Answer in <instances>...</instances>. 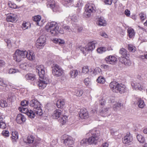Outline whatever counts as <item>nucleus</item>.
<instances>
[{"mask_svg": "<svg viewBox=\"0 0 147 147\" xmlns=\"http://www.w3.org/2000/svg\"><path fill=\"white\" fill-rule=\"evenodd\" d=\"M117 58L114 56L109 55L107 57L105 60L107 63L111 64H114L117 62Z\"/></svg>", "mask_w": 147, "mask_h": 147, "instance_id": "nucleus-15", "label": "nucleus"}, {"mask_svg": "<svg viewBox=\"0 0 147 147\" xmlns=\"http://www.w3.org/2000/svg\"><path fill=\"white\" fill-rule=\"evenodd\" d=\"M41 107H39L33 109V113L34 114V117H35L36 115L38 116H40L42 115L43 113L42 110L41 108Z\"/></svg>", "mask_w": 147, "mask_h": 147, "instance_id": "nucleus-27", "label": "nucleus"}, {"mask_svg": "<svg viewBox=\"0 0 147 147\" xmlns=\"http://www.w3.org/2000/svg\"><path fill=\"white\" fill-rule=\"evenodd\" d=\"M115 100L112 97L108 96H105L102 97L99 100V103L102 106H104L107 102L108 103H110L114 102Z\"/></svg>", "mask_w": 147, "mask_h": 147, "instance_id": "nucleus-9", "label": "nucleus"}, {"mask_svg": "<svg viewBox=\"0 0 147 147\" xmlns=\"http://www.w3.org/2000/svg\"><path fill=\"white\" fill-rule=\"evenodd\" d=\"M24 55V51L17 50L13 54V59L16 61L20 62L25 57Z\"/></svg>", "mask_w": 147, "mask_h": 147, "instance_id": "nucleus-5", "label": "nucleus"}, {"mask_svg": "<svg viewBox=\"0 0 147 147\" xmlns=\"http://www.w3.org/2000/svg\"><path fill=\"white\" fill-rule=\"evenodd\" d=\"M124 13L127 16H129L130 15V11L128 9H126Z\"/></svg>", "mask_w": 147, "mask_h": 147, "instance_id": "nucleus-63", "label": "nucleus"}, {"mask_svg": "<svg viewBox=\"0 0 147 147\" xmlns=\"http://www.w3.org/2000/svg\"><path fill=\"white\" fill-rule=\"evenodd\" d=\"M62 114V111L59 109H56L54 111L53 116L54 119H58L60 117Z\"/></svg>", "mask_w": 147, "mask_h": 147, "instance_id": "nucleus-26", "label": "nucleus"}, {"mask_svg": "<svg viewBox=\"0 0 147 147\" xmlns=\"http://www.w3.org/2000/svg\"><path fill=\"white\" fill-rule=\"evenodd\" d=\"M78 74L77 70L74 69L71 70L69 73V74L71 78H74L78 76Z\"/></svg>", "mask_w": 147, "mask_h": 147, "instance_id": "nucleus-28", "label": "nucleus"}, {"mask_svg": "<svg viewBox=\"0 0 147 147\" xmlns=\"http://www.w3.org/2000/svg\"><path fill=\"white\" fill-rule=\"evenodd\" d=\"M109 108H103L100 111L101 115L103 117H106L110 115L111 112L109 111Z\"/></svg>", "mask_w": 147, "mask_h": 147, "instance_id": "nucleus-24", "label": "nucleus"}, {"mask_svg": "<svg viewBox=\"0 0 147 147\" xmlns=\"http://www.w3.org/2000/svg\"><path fill=\"white\" fill-rule=\"evenodd\" d=\"M46 38L44 35H41L37 39L36 42V46L38 48L43 47L45 45Z\"/></svg>", "mask_w": 147, "mask_h": 147, "instance_id": "nucleus-11", "label": "nucleus"}, {"mask_svg": "<svg viewBox=\"0 0 147 147\" xmlns=\"http://www.w3.org/2000/svg\"><path fill=\"white\" fill-rule=\"evenodd\" d=\"M67 119V117L66 116H64L61 118L59 119V121L63 124H65Z\"/></svg>", "mask_w": 147, "mask_h": 147, "instance_id": "nucleus-39", "label": "nucleus"}, {"mask_svg": "<svg viewBox=\"0 0 147 147\" xmlns=\"http://www.w3.org/2000/svg\"><path fill=\"white\" fill-rule=\"evenodd\" d=\"M41 19V16L39 15H37L34 16L33 18V20L36 22V24L37 25L41 26V24L39 22Z\"/></svg>", "mask_w": 147, "mask_h": 147, "instance_id": "nucleus-33", "label": "nucleus"}, {"mask_svg": "<svg viewBox=\"0 0 147 147\" xmlns=\"http://www.w3.org/2000/svg\"><path fill=\"white\" fill-rule=\"evenodd\" d=\"M97 82L100 84H104L105 82V79L102 76L99 77L96 80Z\"/></svg>", "mask_w": 147, "mask_h": 147, "instance_id": "nucleus-37", "label": "nucleus"}, {"mask_svg": "<svg viewBox=\"0 0 147 147\" xmlns=\"http://www.w3.org/2000/svg\"><path fill=\"white\" fill-rule=\"evenodd\" d=\"M137 104L138 107L140 108L141 109L144 108L146 105L144 100L139 98H138L137 100Z\"/></svg>", "mask_w": 147, "mask_h": 147, "instance_id": "nucleus-30", "label": "nucleus"}, {"mask_svg": "<svg viewBox=\"0 0 147 147\" xmlns=\"http://www.w3.org/2000/svg\"><path fill=\"white\" fill-rule=\"evenodd\" d=\"M11 135L12 136L11 137V139L12 142L13 143H15L17 142L18 139V134L16 131H13L12 132Z\"/></svg>", "mask_w": 147, "mask_h": 147, "instance_id": "nucleus-25", "label": "nucleus"}, {"mask_svg": "<svg viewBox=\"0 0 147 147\" xmlns=\"http://www.w3.org/2000/svg\"><path fill=\"white\" fill-rule=\"evenodd\" d=\"M47 5L48 7H49L52 9L54 11H56L59 9L58 5L55 3L53 0H50L48 2Z\"/></svg>", "mask_w": 147, "mask_h": 147, "instance_id": "nucleus-13", "label": "nucleus"}, {"mask_svg": "<svg viewBox=\"0 0 147 147\" xmlns=\"http://www.w3.org/2000/svg\"><path fill=\"white\" fill-rule=\"evenodd\" d=\"M25 57H26L29 60L33 61L35 59V55L32 51H24Z\"/></svg>", "mask_w": 147, "mask_h": 147, "instance_id": "nucleus-14", "label": "nucleus"}, {"mask_svg": "<svg viewBox=\"0 0 147 147\" xmlns=\"http://www.w3.org/2000/svg\"><path fill=\"white\" fill-rule=\"evenodd\" d=\"M97 24L100 26H105L106 25L105 20L101 18H99L96 22Z\"/></svg>", "mask_w": 147, "mask_h": 147, "instance_id": "nucleus-31", "label": "nucleus"}, {"mask_svg": "<svg viewBox=\"0 0 147 147\" xmlns=\"http://www.w3.org/2000/svg\"><path fill=\"white\" fill-rule=\"evenodd\" d=\"M145 82L142 80L137 82L134 81L131 83V85L133 89L136 90H141Z\"/></svg>", "mask_w": 147, "mask_h": 147, "instance_id": "nucleus-8", "label": "nucleus"}, {"mask_svg": "<svg viewBox=\"0 0 147 147\" xmlns=\"http://www.w3.org/2000/svg\"><path fill=\"white\" fill-rule=\"evenodd\" d=\"M61 141L66 146L71 145L74 143L72 138L70 136L65 134L61 137Z\"/></svg>", "mask_w": 147, "mask_h": 147, "instance_id": "nucleus-7", "label": "nucleus"}, {"mask_svg": "<svg viewBox=\"0 0 147 147\" xmlns=\"http://www.w3.org/2000/svg\"><path fill=\"white\" fill-rule=\"evenodd\" d=\"M137 138L138 141L140 143H143L144 141V138L141 135H138Z\"/></svg>", "mask_w": 147, "mask_h": 147, "instance_id": "nucleus-41", "label": "nucleus"}, {"mask_svg": "<svg viewBox=\"0 0 147 147\" xmlns=\"http://www.w3.org/2000/svg\"><path fill=\"white\" fill-rule=\"evenodd\" d=\"M30 105L34 107V109L36 108L39 107H41L40 103L36 99L32 100L30 102Z\"/></svg>", "mask_w": 147, "mask_h": 147, "instance_id": "nucleus-22", "label": "nucleus"}, {"mask_svg": "<svg viewBox=\"0 0 147 147\" xmlns=\"http://www.w3.org/2000/svg\"><path fill=\"white\" fill-rule=\"evenodd\" d=\"M30 28V24L29 22H23L22 24V28L24 30L28 29Z\"/></svg>", "mask_w": 147, "mask_h": 147, "instance_id": "nucleus-34", "label": "nucleus"}, {"mask_svg": "<svg viewBox=\"0 0 147 147\" xmlns=\"http://www.w3.org/2000/svg\"><path fill=\"white\" fill-rule=\"evenodd\" d=\"M76 95L78 97L81 96L83 94V91L82 90H76L75 92Z\"/></svg>", "mask_w": 147, "mask_h": 147, "instance_id": "nucleus-48", "label": "nucleus"}, {"mask_svg": "<svg viewBox=\"0 0 147 147\" xmlns=\"http://www.w3.org/2000/svg\"><path fill=\"white\" fill-rule=\"evenodd\" d=\"M97 44V42L96 41L89 42L87 46L88 49V50H89L90 52L92 51L95 48Z\"/></svg>", "mask_w": 147, "mask_h": 147, "instance_id": "nucleus-21", "label": "nucleus"}, {"mask_svg": "<svg viewBox=\"0 0 147 147\" xmlns=\"http://www.w3.org/2000/svg\"><path fill=\"white\" fill-rule=\"evenodd\" d=\"M19 110L22 112L26 114L28 117L31 118H34L35 115L33 111L31 110H29L28 109L23 107H19Z\"/></svg>", "mask_w": 147, "mask_h": 147, "instance_id": "nucleus-10", "label": "nucleus"}, {"mask_svg": "<svg viewBox=\"0 0 147 147\" xmlns=\"http://www.w3.org/2000/svg\"><path fill=\"white\" fill-rule=\"evenodd\" d=\"M26 118L24 116L21 114H19L17 116L16 121L18 123L20 124L25 122Z\"/></svg>", "mask_w": 147, "mask_h": 147, "instance_id": "nucleus-23", "label": "nucleus"}, {"mask_svg": "<svg viewBox=\"0 0 147 147\" xmlns=\"http://www.w3.org/2000/svg\"><path fill=\"white\" fill-rule=\"evenodd\" d=\"M28 67V65L26 63H22L20 65V67L23 69H26Z\"/></svg>", "mask_w": 147, "mask_h": 147, "instance_id": "nucleus-49", "label": "nucleus"}, {"mask_svg": "<svg viewBox=\"0 0 147 147\" xmlns=\"http://www.w3.org/2000/svg\"><path fill=\"white\" fill-rule=\"evenodd\" d=\"M34 137L32 136H29L27 137V143L30 144L32 143L34 140Z\"/></svg>", "mask_w": 147, "mask_h": 147, "instance_id": "nucleus-46", "label": "nucleus"}, {"mask_svg": "<svg viewBox=\"0 0 147 147\" xmlns=\"http://www.w3.org/2000/svg\"><path fill=\"white\" fill-rule=\"evenodd\" d=\"M0 85L4 87H6L7 85L4 82L3 78H0Z\"/></svg>", "mask_w": 147, "mask_h": 147, "instance_id": "nucleus-53", "label": "nucleus"}, {"mask_svg": "<svg viewBox=\"0 0 147 147\" xmlns=\"http://www.w3.org/2000/svg\"><path fill=\"white\" fill-rule=\"evenodd\" d=\"M119 53L121 54L123 57H125L127 56V51L126 49L124 48H121L120 49L119 51Z\"/></svg>", "mask_w": 147, "mask_h": 147, "instance_id": "nucleus-35", "label": "nucleus"}, {"mask_svg": "<svg viewBox=\"0 0 147 147\" xmlns=\"http://www.w3.org/2000/svg\"><path fill=\"white\" fill-rule=\"evenodd\" d=\"M71 19L73 21L76 22L77 21V17L75 15H74L71 17Z\"/></svg>", "mask_w": 147, "mask_h": 147, "instance_id": "nucleus-64", "label": "nucleus"}, {"mask_svg": "<svg viewBox=\"0 0 147 147\" xmlns=\"http://www.w3.org/2000/svg\"><path fill=\"white\" fill-rule=\"evenodd\" d=\"M29 102L26 100H24L21 101V105L23 107H26L28 105Z\"/></svg>", "mask_w": 147, "mask_h": 147, "instance_id": "nucleus-56", "label": "nucleus"}, {"mask_svg": "<svg viewBox=\"0 0 147 147\" xmlns=\"http://www.w3.org/2000/svg\"><path fill=\"white\" fill-rule=\"evenodd\" d=\"M128 49L130 51L134 52L136 51L135 47L132 45H128Z\"/></svg>", "mask_w": 147, "mask_h": 147, "instance_id": "nucleus-43", "label": "nucleus"}, {"mask_svg": "<svg viewBox=\"0 0 147 147\" xmlns=\"http://www.w3.org/2000/svg\"><path fill=\"white\" fill-rule=\"evenodd\" d=\"M88 67V66H84L82 70V72L84 74H86L89 71Z\"/></svg>", "mask_w": 147, "mask_h": 147, "instance_id": "nucleus-54", "label": "nucleus"}, {"mask_svg": "<svg viewBox=\"0 0 147 147\" xmlns=\"http://www.w3.org/2000/svg\"><path fill=\"white\" fill-rule=\"evenodd\" d=\"M6 127V125L5 121L1 123V124H0V128L3 129H5Z\"/></svg>", "mask_w": 147, "mask_h": 147, "instance_id": "nucleus-59", "label": "nucleus"}, {"mask_svg": "<svg viewBox=\"0 0 147 147\" xmlns=\"http://www.w3.org/2000/svg\"><path fill=\"white\" fill-rule=\"evenodd\" d=\"M52 73L57 77H59L63 75L64 71L58 64H53L51 66Z\"/></svg>", "mask_w": 147, "mask_h": 147, "instance_id": "nucleus-4", "label": "nucleus"}, {"mask_svg": "<svg viewBox=\"0 0 147 147\" xmlns=\"http://www.w3.org/2000/svg\"><path fill=\"white\" fill-rule=\"evenodd\" d=\"M111 89L113 92L116 93L119 92L122 94L126 90L125 86L121 84H119L115 81L111 82L109 84Z\"/></svg>", "mask_w": 147, "mask_h": 147, "instance_id": "nucleus-2", "label": "nucleus"}, {"mask_svg": "<svg viewBox=\"0 0 147 147\" xmlns=\"http://www.w3.org/2000/svg\"><path fill=\"white\" fill-rule=\"evenodd\" d=\"M139 16L140 19L142 20H144L146 18V15L143 12H141L139 14Z\"/></svg>", "mask_w": 147, "mask_h": 147, "instance_id": "nucleus-58", "label": "nucleus"}, {"mask_svg": "<svg viewBox=\"0 0 147 147\" xmlns=\"http://www.w3.org/2000/svg\"><path fill=\"white\" fill-rule=\"evenodd\" d=\"M90 81V79L89 78H87L84 80V82L86 85L89 86L91 84Z\"/></svg>", "mask_w": 147, "mask_h": 147, "instance_id": "nucleus-50", "label": "nucleus"}, {"mask_svg": "<svg viewBox=\"0 0 147 147\" xmlns=\"http://www.w3.org/2000/svg\"><path fill=\"white\" fill-rule=\"evenodd\" d=\"M40 79L37 82V85L40 89H44L49 83L48 78L46 76L39 77Z\"/></svg>", "mask_w": 147, "mask_h": 147, "instance_id": "nucleus-6", "label": "nucleus"}, {"mask_svg": "<svg viewBox=\"0 0 147 147\" xmlns=\"http://www.w3.org/2000/svg\"><path fill=\"white\" fill-rule=\"evenodd\" d=\"M107 50L105 47H100L97 49V52L99 53H102L105 52Z\"/></svg>", "mask_w": 147, "mask_h": 147, "instance_id": "nucleus-42", "label": "nucleus"}, {"mask_svg": "<svg viewBox=\"0 0 147 147\" xmlns=\"http://www.w3.org/2000/svg\"><path fill=\"white\" fill-rule=\"evenodd\" d=\"M98 134H93L92 136L88 138V143L90 144H96L98 139Z\"/></svg>", "mask_w": 147, "mask_h": 147, "instance_id": "nucleus-16", "label": "nucleus"}, {"mask_svg": "<svg viewBox=\"0 0 147 147\" xmlns=\"http://www.w3.org/2000/svg\"><path fill=\"white\" fill-rule=\"evenodd\" d=\"M85 11L84 12L85 16L86 17H89L92 13L96 11V7L94 4L91 3L87 4L85 7Z\"/></svg>", "mask_w": 147, "mask_h": 147, "instance_id": "nucleus-3", "label": "nucleus"}, {"mask_svg": "<svg viewBox=\"0 0 147 147\" xmlns=\"http://www.w3.org/2000/svg\"><path fill=\"white\" fill-rule=\"evenodd\" d=\"M18 72L19 70L18 69L14 68H10L8 71V73L9 74H14Z\"/></svg>", "mask_w": 147, "mask_h": 147, "instance_id": "nucleus-45", "label": "nucleus"}, {"mask_svg": "<svg viewBox=\"0 0 147 147\" xmlns=\"http://www.w3.org/2000/svg\"><path fill=\"white\" fill-rule=\"evenodd\" d=\"M101 72V69L99 67H97L94 69L93 73L96 75L100 73Z\"/></svg>", "mask_w": 147, "mask_h": 147, "instance_id": "nucleus-51", "label": "nucleus"}, {"mask_svg": "<svg viewBox=\"0 0 147 147\" xmlns=\"http://www.w3.org/2000/svg\"><path fill=\"white\" fill-rule=\"evenodd\" d=\"M80 49L81 50V51L85 55H86V54L88 53V52H90L89 50H88V49L87 46L85 47H80Z\"/></svg>", "mask_w": 147, "mask_h": 147, "instance_id": "nucleus-36", "label": "nucleus"}, {"mask_svg": "<svg viewBox=\"0 0 147 147\" xmlns=\"http://www.w3.org/2000/svg\"><path fill=\"white\" fill-rule=\"evenodd\" d=\"M5 64V63L4 61L0 60V68L4 66Z\"/></svg>", "mask_w": 147, "mask_h": 147, "instance_id": "nucleus-61", "label": "nucleus"}, {"mask_svg": "<svg viewBox=\"0 0 147 147\" xmlns=\"http://www.w3.org/2000/svg\"><path fill=\"white\" fill-rule=\"evenodd\" d=\"M65 100L63 99L58 100L57 102L56 105L59 108H62L65 104Z\"/></svg>", "mask_w": 147, "mask_h": 147, "instance_id": "nucleus-29", "label": "nucleus"}, {"mask_svg": "<svg viewBox=\"0 0 147 147\" xmlns=\"http://www.w3.org/2000/svg\"><path fill=\"white\" fill-rule=\"evenodd\" d=\"M46 68L42 65H38L36 67V72L38 73L39 77L46 76L45 75Z\"/></svg>", "mask_w": 147, "mask_h": 147, "instance_id": "nucleus-12", "label": "nucleus"}, {"mask_svg": "<svg viewBox=\"0 0 147 147\" xmlns=\"http://www.w3.org/2000/svg\"><path fill=\"white\" fill-rule=\"evenodd\" d=\"M88 143V139L84 138L83 139L81 142V143L82 144Z\"/></svg>", "mask_w": 147, "mask_h": 147, "instance_id": "nucleus-60", "label": "nucleus"}, {"mask_svg": "<svg viewBox=\"0 0 147 147\" xmlns=\"http://www.w3.org/2000/svg\"><path fill=\"white\" fill-rule=\"evenodd\" d=\"M133 138L132 136L129 133H127L124 137L123 142L125 144H127L131 142Z\"/></svg>", "mask_w": 147, "mask_h": 147, "instance_id": "nucleus-19", "label": "nucleus"}, {"mask_svg": "<svg viewBox=\"0 0 147 147\" xmlns=\"http://www.w3.org/2000/svg\"><path fill=\"white\" fill-rule=\"evenodd\" d=\"M2 134L4 136L7 137H9V132L7 130H3L2 132Z\"/></svg>", "mask_w": 147, "mask_h": 147, "instance_id": "nucleus-55", "label": "nucleus"}, {"mask_svg": "<svg viewBox=\"0 0 147 147\" xmlns=\"http://www.w3.org/2000/svg\"><path fill=\"white\" fill-rule=\"evenodd\" d=\"M79 115L80 117L82 119H86L89 116L88 112L86 109H81Z\"/></svg>", "mask_w": 147, "mask_h": 147, "instance_id": "nucleus-17", "label": "nucleus"}, {"mask_svg": "<svg viewBox=\"0 0 147 147\" xmlns=\"http://www.w3.org/2000/svg\"><path fill=\"white\" fill-rule=\"evenodd\" d=\"M46 30L50 32L53 36H56L59 34H63L64 31L62 29L59 28L58 24L53 21L47 23L45 26Z\"/></svg>", "mask_w": 147, "mask_h": 147, "instance_id": "nucleus-1", "label": "nucleus"}, {"mask_svg": "<svg viewBox=\"0 0 147 147\" xmlns=\"http://www.w3.org/2000/svg\"><path fill=\"white\" fill-rule=\"evenodd\" d=\"M127 32L129 37L130 38H131L134 36L135 33L134 30L132 28H129L127 29Z\"/></svg>", "mask_w": 147, "mask_h": 147, "instance_id": "nucleus-32", "label": "nucleus"}, {"mask_svg": "<svg viewBox=\"0 0 147 147\" xmlns=\"http://www.w3.org/2000/svg\"><path fill=\"white\" fill-rule=\"evenodd\" d=\"M123 106V105L121 104L120 103H117L115 104L113 106V108L115 110H117V109H118L119 108H120L121 107Z\"/></svg>", "mask_w": 147, "mask_h": 147, "instance_id": "nucleus-44", "label": "nucleus"}, {"mask_svg": "<svg viewBox=\"0 0 147 147\" xmlns=\"http://www.w3.org/2000/svg\"><path fill=\"white\" fill-rule=\"evenodd\" d=\"M8 104L5 100H0V106L2 108L7 107Z\"/></svg>", "mask_w": 147, "mask_h": 147, "instance_id": "nucleus-38", "label": "nucleus"}, {"mask_svg": "<svg viewBox=\"0 0 147 147\" xmlns=\"http://www.w3.org/2000/svg\"><path fill=\"white\" fill-rule=\"evenodd\" d=\"M99 34L100 36L105 38H107L108 37L107 34L104 32L102 31L100 32Z\"/></svg>", "mask_w": 147, "mask_h": 147, "instance_id": "nucleus-57", "label": "nucleus"}, {"mask_svg": "<svg viewBox=\"0 0 147 147\" xmlns=\"http://www.w3.org/2000/svg\"><path fill=\"white\" fill-rule=\"evenodd\" d=\"M17 17L16 15L13 13H10L7 17L6 20L8 22H14L17 20Z\"/></svg>", "mask_w": 147, "mask_h": 147, "instance_id": "nucleus-20", "label": "nucleus"}, {"mask_svg": "<svg viewBox=\"0 0 147 147\" xmlns=\"http://www.w3.org/2000/svg\"><path fill=\"white\" fill-rule=\"evenodd\" d=\"M5 41L7 44V47L9 49L11 48L12 46L11 41L7 39H5Z\"/></svg>", "mask_w": 147, "mask_h": 147, "instance_id": "nucleus-47", "label": "nucleus"}, {"mask_svg": "<svg viewBox=\"0 0 147 147\" xmlns=\"http://www.w3.org/2000/svg\"><path fill=\"white\" fill-rule=\"evenodd\" d=\"M112 0H104L105 3L107 5H111L112 3Z\"/></svg>", "mask_w": 147, "mask_h": 147, "instance_id": "nucleus-62", "label": "nucleus"}, {"mask_svg": "<svg viewBox=\"0 0 147 147\" xmlns=\"http://www.w3.org/2000/svg\"><path fill=\"white\" fill-rule=\"evenodd\" d=\"M8 5L9 7L12 8L16 9L17 8V5L11 2H10L8 3Z\"/></svg>", "mask_w": 147, "mask_h": 147, "instance_id": "nucleus-52", "label": "nucleus"}, {"mask_svg": "<svg viewBox=\"0 0 147 147\" xmlns=\"http://www.w3.org/2000/svg\"><path fill=\"white\" fill-rule=\"evenodd\" d=\"M25 77L27 80H34L35 78V76L32 74H27L26 75Z\"/></svg>", "mask_w": 147, "mask_h": 147, "instance_id": "nucleus-40", "label": "nucleus"}, {"mask_svg": "<svg viewBox=\"0 0 147 147\" xmlns=\"http://www.w3.org/2000/svg\"><path fill=\"white\" fill-rule=\"evenodd\" d=\"M119 61L126 66H129L131 63V61L129 59L128 57L126 58L125 57H121L120 58Z\"/></svg>", "mask_w": 147, "mask_h": 147, "instance_id": "nucleus-18", "label": "nucleus"}]
</instances>
